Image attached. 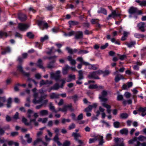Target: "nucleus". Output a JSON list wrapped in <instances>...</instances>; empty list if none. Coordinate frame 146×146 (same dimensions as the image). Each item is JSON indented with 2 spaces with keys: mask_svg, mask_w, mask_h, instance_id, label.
<instances>
[{
  "mask_svg": "<svg viewBox=\"0 0 146 146\" xmlns=\"http://www.w3.org/2000/svg\"><path fill=\"white\" fill-rule=\"evenodd\" d=\"M8 36L7 33L2 30L0 31V38H2L3 36L7 37Z\"/></svg>",
  "mask_w": 146,
  "mask_h": 146,
  "instance_id": "29",
  "label": "nucleus"
},
{
  "mask_svg": "<svg viewBox=\"0 0 146 146\" xmlns=\"http://www.w3.org/2000/svg\"><path fill=\"white\" fill-rule=\"evenodd\" d=\"M70 144V142L68 140L65 141L63 143V146H69Z\"/></svg>",
  "mask_w": 146,
  "mask_h": 146,
  "instance_id": "51",
  "label": "nucleus"
},
{
  "mask_svg": "<svg viewBox=\"0 0 146 146\" xmlns=\"http://www.w3.org/2000/svg\"><path fill=\"white\" fill-rule=\"evenodd\" d=\"M12 102V99L11 98H9L7 100V108H9L11 107Z\"/></svg>",
  "mask_w": 146,
  "mask_h": 146,
  "instance_id": "38",
  "label": "nucleus"
},
{
  "mask_svg": "<svg viewBox=\"0 0 146 146\" xmlns=\"http://www.w3.org/2000/svg\"><path fill=\"white\" fill-rule=\"evenodd\" d=\"M48 37L47 35H45L44 37H41L40 38V41L42 42H43L45 40L48 39Z\"/></svg>",
  "mask_w": 146,
  "mask_h": 146,
  "instance_id": "56",
  "label": "nucleus"
},
{
  "mask_svg": "<svg viewBox=\"0 0 146 146\" xmlns=\"http://www.w3.org/2000/svg\"><path fill=\"white\" fill-rule=\"evenodd\" d=\"M120 15V14H117L115 10L113 11L111 14L108 15L107 19L108 20L111 17L114 18L115 17L119 16Z\"/></svg>",
  "mask_w": 146,
  "mask_h": 146,
  "instance_id": "16",
  "label": "nucleus"
},
{
  "mask_svg": "<svg viewBox=\"0 0 146 146\" xmlns=\"http://www.w3.org/2000/svg\"><path fill=\"white\" fill-rule=\"evenodd\" d=\"M102 71L101 70L90 72L88 75V77L89 79H100V78L98 76V75L101 74Z\"/></svg>",
  "mask_w": 146,
  "mask_h": 146,
  "instance_id": "3",
  "label": "nucleus"
},
{
  "mask_svg": "<svg viewBox=\"0 0 146 146\" xmlns=\"http://www.w3.org/2000/svg\"><path fill=\"white\" fill-rule=\"evenodd\" d=\"M48 82V80H46L44 81V80H41L40 82V85L41 86L42 85L47 84V82Z\"/></svg>",
  "mask_w": 146,
  "mask_h": 146,
  "instance_id": "53",
  "label": "nucleus"
},
{
  "mask_svg": "<svg viewBox=\"0 0 146 146\" xmlns=\"http://www.w3.org/2000/svg\"><path fill=\"white\" fill-rule=\"evenodd\" d=\"M128 116V115L127 113H122L120 114V117L122 119L127 118Z\"/></svg>",
  "mask_w": 146,
  "mask_h": 146,
  "instance_id": "44",
  "label": "nucleus"
},
{
  "mask_svg": "<svg viewBox=\"0 0 146 146\" xmlns=\"http://www.w3.org/2000/svg\"><path fill=\"white\" fill-rule=\"evenodd\" d=\"M78 78L79 80L82 79L84 78L83 76L84 73L82 70H80L78 71Z\"/></svg>",
  "mask_w": 146,
  "mask_h": 146,
  "instance_id": "28",
  "label": "nucleus"
},
{
  "mask_svg": "<svg viewBox=\"0 0 146 146\" xmlns=\"http://www.w3.org/2000/svg\"><path fill=\"white\" fill-rule=\"evenodd\" d=\"M38 25L40 26V29H43L41 28L42 26H44V27H48V24L47 23H45V22L44 21H38Z\"/></svg>",
  "mask_w": 146,
  "mask_h": 146,
  "instance_id": "20",
  "label": "nucleus"
},
{
  "mask_svg": "<svg viewBox=\"0 0 146 146\" xmlns=\"http://www.w3.org/2000/svg\"><path fill=\"white\" fill-rule=\"evenodd\" d=\"M128 131L127 129L124 128L120 131V133L122 134H125V135H127Z\"/></svg>",
  "mask_w": 146,
  "mask_h": 146,
  "instance_id": "32",
  "label": "nucleus"
},
{
  "mask_svg": "<svg viewBox=\"0 0 146 146\" xmlns=\"http://www.w3.org/2000/svg\"><path fill=\"white\" fill-rule=\"evenodd\" d=\"M74 38L76 39H82L83 37V33L81 31H78L75 32Z\"/></svg>",
  "mask_w": 146,
  "mask_h": 146,
  "instance_id": "11",
  "label": "nucleus"
},
{
  "mask_svg": "<svg viewBox=\"0 0 146 146\" xmlns=\"http://www.w3.org/2000/svg\"><path fill=\"white\" fill-rule=\"evenodd\" d=\"M49 108L52 112H54L56 113L58 112V111L55 110L54 107L52 105L51 103L49 105Z\"/></svg>",
  "mask_w": 146,
  "mask_h": 146,
  "instance_id": "42",
  "label": "nucleus"
},
{
  "mask_svg": "<svg viewBox=\"0 0 146 146\" xmlns=\"http://www.w3.org/2000/svg\"><path fill=\"white\" fill-rule=\"evenodd\" d=\"M117 72V70H116L115 72H114V74L116 75L114 80L115 82H118L121 79L124 78L123 77L122 75L119 74H116Z\"/></svg>",
  "mask_w": 146,
  "mask_h": 146,
  "instance_id": "12",
  "label": "nucleus"
},
{
  "mask_svg": "<svg viewBox=\"0 0 146 146\" xmlns=\"http://www.w3.org/2000/svg\"><path fill=\"white\" fill-rule=\"evenodd\" d=\"M22 121L27 125H30V123L27 122V119L24 117L22 118Z\"/></svg>",
  "mask_w": 146,
  "mask_h": 146,
  "instance_id": "52",
  "label": "nucleus"
},
{
  "mask_svg": "<svg viewBox=\"0 0 146 146\" xmlns=\"http://www.w3.org/2000/svg\"><path fill=\"white\" fill-rule=\"evenodd\" d=\"M135 44V41H131L129 43L126 42L125 43V44L130 48L134 46Z\"/></svg>",
  "mask_w": 146,
  "mask_h": 146,
  "instance_id": "35",
  "label": "nucleus"
},
{
  "mask_svg": "<svg viewBox=\"0 0 146 146\" xmlns=\"http://www.w3.org/2000/svg\"><path fill=\"white\" fill-rule=\"evenodd\" d=\"M138 111L141 113V115L142 116L144 117L146 115V107H140L138 109Z\"/></svg>",
  "mask_w": 146,
  "mask_h": 146,
  "instance_id": "15",
  "label": "nucleus"
},
{
  "mask_svg": "<svg viewBox=\"0 0 146 146\" xmlns=\"http://www.w3.org/2000/svg\"><path fill=\"white\" fill-rule=\"evenodd\" d=\"M131 94L128 92H126L124 94V96L127 98H129L131 96Z\"/></svg>",
  "mask_w": 146,
  "mask_h": 146,
  "instance_id": "63",
  "label": "nucleus"
},
{
  "mask_svg": "<svg viewBox=\"0 0 146 146\" xmlns=\"http://www.w3.org/2000/svg\"><path fill=\"white\" fill-rule=\"evenodd\" d=\"M37 66L40 68H43L42 64V60L40 59H39L38 60L37 63Z\"/></svg>",
  "mask_w": 146,
  "mask_h": 146,
  "instance_id": "46",
  "label": "nucleus"
},
{
  "mask_svg": "<svg viewBox=\"0 0 146 146\" xmlns=\"http://www.w3.org/2000/svg\"><path fill=\"white\" fill-rule=\"evenodd\" d=\"M27 36L30 38H33L34 37V35L32 33L29 32L27 33Z\"/></svg>",
  "mask_w": 146,
  "mask_h": 146,
  "instance_id": "48",
  "label": "nucleus"
},
{
  "mask_svg": "<svg viewBox=\"0 0 146 146\" xmlns=\"http://www.w3.org/2000/svg\"><path fill=\"white\" fill-rule=\"evenodd\" d=\"M50 97L51 99H56L59 98L60 94L55 93H52L50 95Z\"/></svg>",
  "mask_w": 146,
  "mask_h": 146,
  "instance_id": "24",
  "label": "nucleus"
},
{
  "mask_svg": "<svg viewBox=\"0 0 146 146\" xmlns=\"http://www.w3.org/2000/svg\"><path fill=\"white\" fill-rule=\"evenodd\" d=\"M29 26L26 24L19 23L18 24L17 28L20 31H24L28 28Z\"/></svg>",
  "mask_w": 146,
  "mask_h": 146,
  "instance_id": "9",
  "label": "nucleus"
},
{
  "mask_svg": "<svg viewBox=\"0 0 146 146\" xmlns=\"http://www.w3.org/2000/svg\"><path fill=\"white\" fill-rule=\"evenodd\" d=\"M91 22L93 24H97L98 22V20L96 19H92L91 20Z\"/></svg>",
  "mask_w": 146,
  "mask_h": 146,
  "instance_id": "58",
  "label": "nucleus"
},
{
  "mask_svg": "<svg viewBox=\"0 0 146 146\" xmlns=\"http://www.w3.org/2000/svg\"><path fill=\"white\" fill-rule=\"evenodd\" d=\"M88 52V51L87 50H80L78 52V54H86Z\"/></svg>",
  "mask_w": 146,
  "mask_h": 146,
  "instance_id": "54",
  "label": "nucleus"
},
{
  "mask_svg": "<svg viewBox=\"0 0 146 146\" xmlns=\"http://www.w3.org/2000/svg\"><path fill=\"white\" fill-rule=\"evenodd\" d=\"M107 92L105 90H103L101 93V95L99 97V98L103 102H105L108 100V99L105 98L107 95Z\"/></svg>",
  "mask_w": 146,
  "mask_h": 146,
  "instance_id": "10",
  "label": "nucleus"
},
{
  "mask_svg": "<svg viewBox=\"0 0 146 146\" xmlns=\"http://www.w3.org/2000/svg\"><path fill=\"white\" fill-rule=\"evenodd\" d=\"M105 110V109H104L101 106L99 107V111H98L96 112V116L97 117H98L99 115L100 114V112H102V113L104 112Z\"/></svg>",
  "mask_w": 146,
  "mask_h": 146,
  "instance_id": "33",
  "label": "nucleus"
},
{
  "mask_svg": "<svg viewBox=\"0 0 146 146\" xmlns=\"http://www.w3.org/2000/svg\"><path fill=\"white\" fill-rule=\"evenodd\" d=\"M98 87V86H97V84H93V85H90L89 86L88 88L90 89H96Z\"/></svg>",
  "mask_w": 146,
  "mask_h": 146,
  "instance_id": "50",
  "label": "nucleus"
},
{
  "mask_svg": "<svg viewBox=\"0 0 146 146\" xmlns=\"http://www.w3.org/2000/svg\"><path fill=\"white\" fill-rule=\"evenodd\" d=\"M141 65V63L138 62L137 63V65H135L133 66V68L135 70H138L139 69V67L138 65Z\"/></svg>",
  "mask_w": 146,
  "mask_h": 146,
  "instance_id": "60",
  "label": "nucleus"
},
{
  "mask_svg": "<svg viewBox=\"0 0 146 146\" xmlns=\"http://www.w3.org/2000/svg\"><path fill=\"white\" fill-rule=\"evenodd\" d=\"M137 11V9L133 7H131L128 10V12L130 14H136Z\"/></svg>",
  "mask_w": 146,
  "mask_h": 146,
  "instance_id": "13",
  "label": "nucleus"
},
{
  "mask_svg": "<svg viewBox=\"0 0 146 146\" xmlns=\"http://www.w3.org/2000/svg\"><path fill=\"white\" fill-rule=\"evenodd\" d=\"M60 71L58 70L55 73L51 72L50 73V78L52 79H54L55 80L58 81L60 80L61 77L60 75Z\"/></svg>",
  "mask_w": 146,
  "mask_h": 146,
  "instance_id": "4",
  "label": "nucleus"
},
{
  "mask_svg": "<svg viewBox=\"0 0 146 146\" xmlns=\"http://www.w3.org/2000/svg\"><path fill=\"white\" fill-rule=\"evenodd\" d=\"M60 86L58 83L55 84L52 87V89H53V90H58Z\"/></svg>",
  "mask_w": 146,
  "mask_h": 146,
  "instance_id": "45",
  "label": "nucleus"
},
{
  "mask_svg": "<svg viewBox=\"0 0 146 146\" xmlns=\"http://www.w3.org/2000/svg\"><path fill=\"white\" fill-rule=\"evenodd\" d=\"M10 48L9 47H7L5 48L4 51L2 52L1 53L2 54H4L6 53L10 52Z\"/></svg>",
  "mask_w": 146,
  "mask_h": 146,
  "instance_id": "40",
  "label": "nucleus"
},
{
  "mask_svg": "<svg viewBox=\"0 0 146 146\" xmlns=\"http://www.w3.org/2000/svg\"><path fill=\"white\" fill-rule=\"evenodd\" d=\"M72 136L74 137V139L75 140L78 139V138L79 137H81L80 134L79 133H73L72 134Z\"/></svg>",
  "mask_w": 146,
  "mask_h": 146,
  "instance_id": "41",
  "label": "nucleus"
},
{
  "mask_svg": "<svg viewBox=\"0 0 146 146\" xmlns=\"http://www.w3.org/2000/svg\"><path fill=\"white\" fill-rule=\"evenodd\" d=\"M63 108V112H66L68 110H69L71 111L73 110L72 108L71 104L64 106Z\"/></svg>",
  "mask_w": 146,
  "mask_h": 146,
  "instance_id": "14",
  "label": "nucleus"
},
{
  "mask_svg": "<svg viewBox=\"0 0 146 146\" xmlns=\"http://www.w3.org/2000/svg\"><path fill=\"white\" fill-rule=\"evenodd\" d=\"M137 27L142 32H144L145 31V29H144V27L143 25V23L141 22L137 24Z\"/></svg>",
  "mask_w": 146,
  "mask_h": 146,
  "instance_id": "23",
  "label": "nucleus"
},
{
  "mask_svg": "<svg viewBox=\"0 0 146 146\" xmlns=\"http://www.w3.org/2000/svg\"><path fill=\"white\" fill-rule=\"evenodd\" d=\"M88 65L89 66L88 68L90 70H96L98 68V65H97L91 64L89 63Z\"/></svg>",
  "mask_w": 146,
  "mask_h": 146,
  "instance_id": "25",
  "label": "nucleus"
},
{
  "mask_svg": "<svg viewBox=\"0 0 146 146\" xmlns=\"http://www.w3.org/2000/svg\"><path fill=\"white\" fill-rule=\"evenodd\" d=\"M17 70L22 73L24 76L27 78L30 77V74L29 73H27L25 72L23 67L21 65H19L17 66Z\"/></svg>",
  "mask_w": 146,
  "mask_h": 146,
  "instance_id": "6",
  "label": "nucleus"
},
{
  "mask_svg": "<svg viewBox=\"0 0 146 146\" xmlns=\"http://www.w3.org/2000/svg\"><path fill=\"white\" fill-rule=\"evenodd\" d=\"M70 67L68 65H66L65 66L62 68V73L63 75H66L68 73V72Z\"/></svg>",
  "mask_w": 146,
  "mask_h": 146,
  "instance_id": "19",
  "label": "nucleus"
},
{
  "mask_svg": "<svg viewBox=\"0 0 146 146\" xmlns=\"http://www.w3.org/2000/svg\"><path fill=\"white\" fill-rule=\"evenodd\" d=\"M129 144L134 143L135 146H139L141 145V146H146V143L144 142L141 143L139 141L137 140L136 137H134L132 139L130 140L129 141Z\"/></svg>",
  "mask_w": 146,
  "mask_h": 146,
  "instance_id": "5",
  "label": "nucleus"
},
{
  "mask_svg": "<svg viewBox=\"0 0 146 146\" xmlns=\"http://www.w3.org/2000/svg\"><path fill=\"white\" fill-rule=\"evenodd\" d=\"M25 137L27 138V141L28 143H31L32 142V138L30 137V134H26Z\"/></svg>",
  "mask_w": 146,
  "mask_h": 146,
  "instance_id": "37",
  "label": "nucleus"
},
{
  "mask_svg": "<svg viewBox=\"0 0 146 146\" xmlns=\"http://www.w3.org/2000/svg\"><path fill=\"white\" fill-rule=\"evenodd\" d=\"M98 13H102L105 15H107V11L104 8H101L98 11Z\"/></svg>",
  "mask_w": 146,
  "mask_h": 146,
  "instance_id": "43",
  "label": "nucleus"
},
{
  "mask_svg": "<svg viewBox=\"0 0 146 146\" xmlns=\"http://www.w3.org/2000/svg\"><path fill=\"white\" fill-rule=\"evenodd\" d=\"M66 49L68 51V52L70 54H73V49L70 48L68 47L66 48Z\"/></svg>",
  "mask_w": 146,
  "mask_h": 146,
  "instance_id": "59",
  "label": "nucleus"
},
{
  "mask_svg": "<svg viewBox=\"0 0 146 146\" xmlns=\"http://www.w3.org/2000/svg\"><path fill=\"white\" fill-rule=\"evenodd\" d=\"M19 19L21 21H24L27 19V17L24 14H21L19 15Z\"/></svg>",
  "mask_w": 146,
  "mask_h": 146,
  "instance_id": "22",
  "label": "nucleus"
},
{
  "mask_svg": "<svg viewBox=\"0 0 146 146\" xmlns=\"http://www.w3.org/2000/svg\"><path fill=\"white\" fill-rule=\"evenodd\" d=\"M114 140L116 145L113 146H125L122 139L115 138Z\"/></svg>",
  "mask_w": 146,
  "mask_h": 146,
  "instance_id": "8",
  "label": "nucleus"
},
{
  "mask_svg": "<svg viewBox=\"0 0 146 146\" xmlns=\"http://www.w3.org/2000/svg\"><path fill=\"white\" fill-rule=\"evenodd\" d=\"M102 105L104 107L107 108V112L109 113L110 114L111 112V106L108 104H106L105 103H103L102 104Z\"/></svg>",
  "mask_w": 146,
  "mask_h": 146,
  "instance_id": "17",
  "label": "nucleus"
},
{
  "mask_svg": "<svg viewBox=\"0 0 146 146\" xmlns=\"http://www.w3.org/2000/svg\"><path fill=\"white\" fill-rule=\"evenodd\" d=\"M5 132V130L4 128L0 127V136L3 135Z\"/></svg>",
  "mask_w": 146,
  "mask_h": 146,
  "instance_id": "64",
  "label": "nucleus"
},
{
  "mask_svg": "<svg viewBox=\"0 0 146 146\" xmlns=\"http://www.w3.org/2000/svg\"><path fill=\"white\" fill-rule=\"evenodd\" d=\"M42 142V139L41 138H37L33 143V145L35 146L38 144L40 142Z\"/></svg>",
  "mask_w": 146,
  "mask_h": 146,
  "instance_id": "31",
  "label": "nucleus"
},
{
  "mask_svg": "<svg viewBox=\"0 0 146 146\" xmlns=\"http://www.w3.org/2000/svg\"><path fill=\"white\" fill-rule=\"evenodd\" d=\"M48 111L46 110H42L39 112V114L40 116H44L48 115Z\"/></svg>",
  "mask_w": 146,
  "mask_h": 146,
  "instance_id": "30",
  "label": "nucleus"
},
{
  "mask_svg": "<svg viewBox=\"0 0 146 146\" xmlns=\"http://www.w3.org/2000/svg\"><path fill=\"white\" fill-rule=\"evenodd\" d=\"M77 60L80 61L82 64L86 66H88V65L89 64V63L84 61L83 58L81 57L77 58Z\"/></svg>",
  "mask_w": 146,
  "mask_h": 146,
  "instance_id": "27",
  "label": "nucleus"
},
{
  "mask_svg": "<svg viewBox=\"0 0 146 146\" xmlns=\"http://www.w3.org/2000/svg\"><path fill=\"white\" fill-rule=\"evenodd\" d=\"M83 118V115L82 113H80L79 115L76 119V120L80 121Z\"/></svg>",
  "mask_w": 146,
  "mask_h": 146,
  "instance_id": "61",
  "label": "nucleus"
},
{
  "mask_svg": "<svg viewBox=\"0 0 146 146\" xmlns=\"http://www.w3.org/2000/svg\"><path fill=\"white\" fill-rule=\"evenodd\" d=\"M74 33L75 31H71L70 32L68 33H66L64 32V35L65 36H70L74 35Z\"/></svg>",
  "mask_w": 146,
  "mask_h": 146,
  "instance_id": "36",
  "label": "nucleus"
},
{
  "mask_svg": "<svg viewBox=\"0 0 146 146\" xmlns=\"http://www.w3.org/2000/svg\"><path fill=\"white\" fill-rule=\"evenodd\" d=\"M6 101V98L5 96H0V108L4 106V103Z\"/></svg>",
  "mask_w": 146,
  "mask_h": 146,
  "instance_id": "26",
  "label": "nucleus"
},
{
  "mask_svg": "<svg viewBox=\"0 0 146 146\" xmlns=\"http://www.w3.org/2000/svg\"><path fill=\"white\" fill-rule=\"evenodd\" d=\"M97 140V136H96L94 138L90 139L89 140V143H90L94 142L95 141Z\"/></svg>",
  "mask_w": 146,
  "mask_h": 146,
  "instance_id": "57",
  "label": "nucleus"
},
{
  "mask_svg": "<svg viewBox=\"0 0 146 146\" xmlns=\"http://www.w3.org/2000/svg\"><path fill=\"white\" fill-rule=\"evenodd\" d=\"M57 58L56 56H50L48 57L47 58L50 60H52V61L50 62L48 65V67L49 68H51L53 67V63H54L56 61V59Z\"/></svg>",
  "mask_w": 146,
  "mask_h": 146,
  "instance_id": "7",
  "label": "nucleus"
},
{
  "mask_svg": "<svg viewBox=\"0 0 146 146\" xmlns=\"http://www.w3.org/2000/svg\"><path fill=\"white\" fill-rule=\"evenodd\" d=\"M27 113L28 117L30 119V123L33 122L35 125L38 126V123L36 121V118L38 117L37 113H34L32 110L29 109L28 110Z\"/></svg>",
  "mask_w": 146,
  "mask_h": 146,
  "instance_id": "1",
  "label": "nucleus"
},
{
  "mask_svg": "<svg viewBox=\"0 0 146 146\" xmlns=\"http://www.w3.org/2000/svg\"><path fill=\"white\" fill-rule=\"evenodd\" d=\"M103 137L102 136L98 135L97 136V140L99 141V145H102L103 143H104L103 139Z\"/></svg>",
  "mask_w": 146,
  "mask_h": 146,
  "instance_id": "21",
  "label": "nucleus"
},
{
  "mask_svg": "<svg viewBox=\"0 0 146 146\" xmlns=\"http://www.w3.org/2000/svg\"><path fill=\"white\" fill-rule=\"evenodd\" d=\"M135 37L138 38H140L144 37V36L143 35L137 33H136L134 34Z\"/></svg>",
  "mask_w": 146,
  "mask_h": 146,
  "instance_id": "49",
  "label": "nucleus"
},
{
  "mask_svg": "<svg viewBox=\"0 0 146 146\" xmlns=\"http://www.w3.org/2000/svg\"><path fill=\"white\" fill-rule=\"evenodd\" d=\"M59 139L58 137V135H56L53 138V141L56 142L59 141Z\"/></svg>",
  "mask_w": 146,
  "mask_h": 146,
  "instance_id": "62",
  "label": "nucleus"
},
{
  "mask_svg": "<svg viewBox=\"0 0 146 146\" xmlns=\"http://www.w3.org/2000/svg\"><path fill=\"white\" fill-rule=\"evenodd\" d=\"M114 127L116 128H118L120 126V123L119 121H115L113 123Z\"/></svg>",
  "mask_w": 146,
  "mask_h": 146,
  "instance_id": "47",
  "label": "nucleus"
},
{
  "mask_svg": "<svg viewBox=\"0 0 146 146\" xmlns=\"http://www.w3.org/2000/svg\"><path fill=\"white\" fill-rule=\"evenodd\" d=\"M67 60L69 61L70 64L72 65H74L76 64V62L74 59H72V56H69L67 57Z\"/></svg>",
  "mask_w": 146,
  "mask_h": 146,
  "instance_id": "18",
  "label": "nucleus"
},
{
  "mask_svg": "<svg viewBox=\"0 0 146 146\" xmlns=\"http://www.w3.org/2000/svg\"><path fill=\"white\" fill-rule=\"evenodd\" d=\"M102 71L101 74H103V76L104 77L105 76H108L109 75L110 73V71L109 70H106L104 71H103L102 70H101Z\"/></svg>",
  "mask_w": 146,
  "mask_h": 146,
  "instance_id": "39",
  "label": "nucleus"
},
{
  "mask_svg": "<svg viewBox=\"0 0 146 146\" xmlns=\"http://www.w3.org/2000/svg\"><path fill=\"white\" fill-rule=\"evenodd\" d=\"M68 23L70 25V27L72 26L76 25L79 24V23L78 21H69L68 22Z\"/></svg>",
  "mask_w": 146,
  "mask_h": 146,
  "instance_id": "34",
  "label": "nucleus"
},
{
  "mask_svg": "<svg viewBox=\"0 0 146 146\" xmlns=\"http://www.w3.org/2000/svg\"><path fill=\"white\" fill-rule=\"evenodd\" d=\"M112 135L111 134L108 133L106 136V139L108 141L111 140L112 139Z\"/></svg>",
  "mask_w": 146,
  "mask_h": 146,
  "instance_id": "55",
  "label": "nucleus"
},
{
  "mask_svg": "<svg viewBox=\"0 0 146 146\" xmlns=\"http://www.w3.org/2000/svg\"><path fill=\"white\" fill-rule=\"evenodd\" d=\"M34 99L33 102L35 104H39L41 102L43 99L46 98L47 96L46 94H45L43 96L39 97V94L38 93H35L33 95Z\"/></svg>",
  "mask_w": 146,
  "mask_h": 146,
  "instance_id": "2",
  "label": "nucleus"
}]
</instances>
